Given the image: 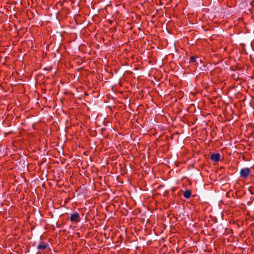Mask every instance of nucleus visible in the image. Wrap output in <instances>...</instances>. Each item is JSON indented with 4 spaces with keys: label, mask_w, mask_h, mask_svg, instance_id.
Returning <instances> with one entry per match:
<instances>
[{
    "label": "nucleus",
    "mask_w": 254,
    "mask_h": 254,
    "mask_svg": "<svg viewBox=\"0 0 254 254\" xmlns=\"http://www.w3.org/2000/svg\"><path fill=\"white\" fill-rule=\"evenodd\" d=\"M240 173L241 177L247 178L251 173V171L248 168H245L240 170Z\"/></svg>",
    "instance_id": "obj_1"
},
{
    "label": "nucleus",
    "mask_w": 254,
    "mask_h": 254,
    "mask_svg": "<svg viewBox=\"0 0 254 254\" xmlns=\"http://www.w3.org/2000/svg\"><path fill=\"white\" fill-rule=\"evenodd\" d=\"M70 219L71 222L79 221V215L77 212H74L71 214Z\"/></svg>",
    "instance_id": "obj_2"
},
{
    "label": "nucleus",
    "mask_w": 254,
    "mask_h": 254,
    "mask_svg": "<svg viewBox=\"0 0 254 254\" xmlns=\"http://www.w3.org/2000/svg\"><path fill=\"white\" fill-rule=\"evenodd\" d=\"M220 154L219 153H213L210 156V159L215 162H218L220 160Z\"/></svg>",
    "instance_id": "obj_3"
},
{
    "label": "nucleus",
    "mask_w": 254,
    "mask_h": 254,
    "mask_svg": "<svg viewBox=\"0 0 254 254\" xmlns=\"http://www.w3.org/2000/svg\"><path fill=\"white\" fill-rule=\"evenodd\" d=\"M191 191L190 190H187L184 192V196L186 198L189 199L190 198V197L191 196Z\"/></svg>",
    "instance_id": "obj_4"
},
{
    "label": "nucleus",
    "mask_w": 254,
    "mask_h": 254,
    "mask_svg": "<svg viewBox=\"0 0 254 254\" xmlns=\"http://www.w3.org/2000/svg\"><path fill=\"white\" fill-rule=\"evenodd\" d=\"M47 247H48V244H39L37 246V249L39 250H44L46 248H47Z\"/></svg>",
    "instance_id": "obj_5"
},
{
    "label": "nucleus",
    "mask_w": 254,
    "mask_h": 254,
    "mask_svg": "<svg viewBox=\"0 0 254 254\" xmlns=\"http://www.w3.org/2000/svg\"><path fill=\"white\" fill-rule=\"evenodd\" d=\"M197 60H198V57H191L190 58V62L193 63L197 62Z\"/></svg>",
    "instance_id": "obj_6"
},
{
    "label": "nucleus",
    "mask_w": 254,
    "mask_h": 254,
    "mask_svg": "<svg viewBox=\"0 0 254 254\" xmlns=\"http://www.w3.org/2000/svg\"><path fill=\"white\" fill-rule=\"evenodd\" d=\"M198 62H200V60L198 58V60H197V62H195L196 64H198Z\"/></svg>",
    "instance_id": "obj_7"
},
{
    "label": "nucleus",
    "mask_w": 254,
    "mask_h": 254,
    "mask_svg": "<svg viewBox=\"0 0 254 254\" xmlns=\"http://www.w3.org/2000/svg\"><path fill=\"white\" fill-rule=\"evenodd\" d=\"M198 62H200V60L198 58V60H197V62H195L196 64H198Z\"/></svg>",
    "instance_id": "obj_8"
}]
</instances>
